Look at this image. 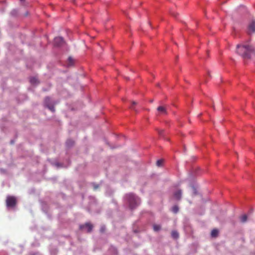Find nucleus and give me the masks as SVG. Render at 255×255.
Listing matches in <instances>:
<instances>
[{"label":"nucleus","instance_id":"18","mask_svg":"<svg viewBox=\"0 0 255 255\" xmlns=\"http://www.w3.org/2000/svg\"><path fill=\"white\" fill-rule=\"evenodd\" d=\"M66 143L68 146L72 145L74 144V141L72 140H68L67 141Z\"/></svg>","mask_w":255,"mask_h":255},{"label":"nucleus","instance_id":"15","mask_svg":"<svg viewBox=\"0 0 255 255\" xmlns=\"http://www.w3.org/2000/svg\"><path fill=\"white\" fill-rule=\"evenodd\" d=\"M30 82L33 84H36L37 83V80L36 78L32 77L30 79Z\"/></svg>","mask_w":255,"mask_h":255},{"label":"nucleus","instance_id":"16","mask_svg":"<svg viewBox=\"0 0 255 255\" xmlns=\"http://www.w3.org/2000/svg\"><path fill=\"white\" fill-rule=\"evenodd\" d=\"M178 210H179V209L177 206H174L172 207V211L174 213H177Z\"/></svg>","mask_w":255,"mask_h":255},{"label":"nucleus","instance_id":"2","mask_svg":"<svg viewBox=\"0 0 255 255\" xmlns=\"http://www.w3.org/2000/svg\"><path fill=\"white\" fill-rule=\"evenodd\" d=\"M127 198L129 203V207L133 209L139 204V199L133 194L129 193L127 195Z\"/></svg>","mask_w":255,"mask_h":255},{"label":"nucleus","instance_id":"4","mask_svg":"<svg viewBox=\"0 0 255 255\" xmlns=\"http://www.w3.org/2000/svg\"><path fill=\"white\" fill-rule=\"evenodd\" d=\"M44 104L46 107H47L52 112H55V109L54 107V105L52 103L50 99L48 97H47L45 99Z\"/></svg>","mask_w":255,"mask_h":255},{"label":"nucleus","instance_id":"3","mask_svg":"<svg viewBox=\"0 0 255 255\" xmlns=\"http://www.w3.org/2000/svg\"><path fill=\"white\" fill-rule=\"evenodd\" d=\"M16 204V198L13 196H8L6 199V204L7 207H13Z\"/></svg>","mask_w":255,"mask_h":255},{"label":"nucleus","instance_id":"9","mask_svg":"<svg viewBox=\"0 0 255 255\" xmlns=\"http://www.w3.org/2000/svg\"><path fill=\"white\" fill-rule=\"evenodd\" d=\"M182 192L180 190H179L175 192L174 194V197L177 200H180L181 198Z\"/></svg>","mask_w":255,"mask_h":255},{"label":"nucleus","instance_id":"10","mask_svg":"<svg viewBox=\"0 0 255 255\" xmlns=\"http://www.w3.org/2000/svg\"><path fill=\"white\" fill-rule=\"evenodd\" d=\"M240 221L242 223H245L247 221V216L246 215H243L241 216L240 218Z\"/></svg>","mask_w":255,"mask_h":255},{"label":"nucleus","instance_id":"7","mask_svg":"<svg viewBox=\"0 0 255 255\" xmlns=\"http://www.w3.org/2000/svg\"><path fill=\"white\" fill-rule=\"evenodd\" d=\"M93 227V225L90 223H87L85 225H80V226L81 229H83L84 228H86L87 229V232L89 233L92 231Z\"/></svg>","mask_w":255,"mask_h":255},{"label":"nucleus","instance_id":"5","mask_svg":"<svg viewBox=\"0 0 255 255\" xmlns=\"http://www.w3.org/2000/svg\"><path fill=\"white\" fill-rule=\"evenodd\" d=\"M255 32V19H253L248 26V33L250 34Z\"/></svg>","mask_w":255,"mask_h":255},{"label":"nucleus","instance_id":"21","mask_svg":"<svg viewBox=\"0 0 255 255\" xmlns=\"http://www.w3.org/2000/svg\"><path fill=\"white\" fill-rule=\"evenodd\" d=\"M99 188V186L98 185L94 186V189L96 190Z\"/></svg>","mask_w":255,"mask_h":255},{"label":"nucleus","instance_id":"8","mask_svg":"<svg viewBox=\"0 0 255 255\" xmlns=\"http://www.w3.org/2000/svg\"><path fill=\"white\" fill-rule=\"evenodd\" d=\"M64 40L61 37H57L54 39V44L56 46H59L63 44Z\"/></svg>","mask_w":255,"mask_h":255},{"label":"nucleus","instance_id":"1","mask_svg":"<svg viewBox=\"0 0 255 255\" xmlns=\"http://www.w3.org/2000/svg\"><path fill=\"white\" fill-rule=\"evenodd\" d=\"M236 52L244 59L255 56V47L248 44L237 45Z\"/></svg>","mask_w":255,"mask_h":255},{"label":"nucleus","instance_id":"6","mask_svg":"<svg viewBox=\"0 0 255 255\" xmlns=\"http://www.w3.org/2000/svg\"><path fill=\"white\" fill-rule=\"evenodd\" d=\"M157 111L158 115H165L167 114V109L163 106L158 107L157 108Z\"/></svg>","mask_w":255,"mask_h":255},{"label":"nucleus","instance_id":"22","mask_svg":"<svg viewBox=\"0 0 255 255\" xmlns=\"http://www.w3.org/2000/svg\"><path fill=\"white\" fill-rule=\"evenodd\" d=\"M132 106L136 105V102H135L134 101L132 102Z\"/></svg>","mask_w":255,"mask_h":255},{"label":"nucleus","instance_id":"20","mask_svg":"<svg viewBox=\"0 0 255 255\" xmlns=\"http://www.w3.org/2000/svg\"><path fill=\"white\" fill-rule=\"evenodd\" d=\"M105 230V227H102L100 229V231L101 233H104Z\"/></svg>","mask_w":255,"mask_h":255},{"label":"nucleus","instance_id":"12","mask_svg":"<svg viewBox=\"0 0 255 255\" xmlns=\"http://www.w3.org/2000/svg\"><path fill=\"white\" fill-rule=\"evenodd\" d=\"M171 236L174 239H177L179 237L178 233L175 231H173L172 232Z\"/></svg>","mask_w":255,"mask_h":255},{"label":"nucleus","instance_id":"11","mask_svg":"<svg viewBox=\"0 0 255 255\" xmlns=\"http://www.w3.org/2000/svg\"><path fill=\"white\" fill-rule=\"evenodd\" d=\"M218 234V230L217 229H214L211 232V236L212 237H216Z\"/></svg>","mask_w":255,"mask_h":255},{"label":"nucleus","instance_id":"19","mask_svg":"<svg viewBox=\"0 0 255 255\" xmlns=\"http://www.w3.org/2000/svg\"><path fill=\"white\" fill-rule=\"evenodd\" d=\"M158 133L159 135H161L162 134V133L164 132V130L162 129H159L158 130Z\"/></svg>","mask_w":255,"mask_h":255},{"label":"nucleus","instance_id":"13","mask_svg":"<svg viewBox=\"0 0 255 255\" xmlns=\"http://www.w3.org/2000/svg\"><path fill=\"white\" fill-rule=\"evenodd\" d=\"M153 230L155 232H157L161 229V226L159 225L154 224L153 226Z\"/></svg>","mask_w":255,"mask_h":255},{"label":"nucleus","instance_id":"17","mask_svg":"<svg viewBox=\"0 0 255 255\" xmlns=\"http://www.w3.org/2000/svg\"><path fill=\"white\" fill-rule=\"evenodd\" d=\"M163 160L162 159L158 160L156 162V165L158 166H160L163 163Z\"/></svg>","mask_w":255,"mask_h":255},{"label":"nucleus","instance_id":"14","mask_svg":"<svg viewBox=\"0 0 255 255\" xmlns=\"http://www.w3.org/2000/svg\"><path fill=\"white\" fill-rule=\"evenodd\" d=\"M68 65L69 66H72L74 64V59L71 57H69V58H68Z\"/></svg>","mask_w":255,"mask_h":255}]
</instances>
